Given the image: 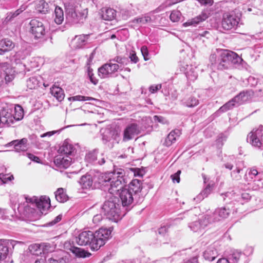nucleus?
<instances>
[{"label":"nucleus","instance_id":"6e6d98bb","mask_svg":"<svg viewBox=\"0 0 263 263\" xmlns=\"http://www.w3.org/2000/svg\"><path fill=\"white\" fill-rule=\"evenodd\" d=\"M181 174V171L178 170L176 173L172 175L171 178L174 183L177 182L179 183L180 182V175Z\"/></svg>","mask_w":263,"mask_h":263},{"label":"nucleus","instance_id":"4d7b16f0","mask_svg":"<svg viewBox=\"0 0 263 263\" xmlns=\"http://www.w3.org/2000/svg\"><path fill=\"white\" fill-rule=\"evenodd\" d=\"M141 51L143 56L144 60L147 61L149 60V58L147 57L148 55V51L147 47L145 46H142L141 48Z\"/></svg>","mask_w":263,"mask_h":263},{"label":"nucleus","instance_id":"69168bd1","mask_svg":"<svg viewBox=\"0 0 263 263\" xmlns=\"http://www.w3.org/2000/svg\"><path fill=\"white\" fill-rule=\"evenodd\" d=\"M153 119L155 122L161 123L162 124H165L167 122L164 117L159 116H154Z\"/></svg>","mask_w":263,"mask_h":263},{"label":"nucleus","instance_id":"3c124183","mask_svg":"<svg viewBox=\"0 0 263 263\" xmlns=\"http://www.w3.org/2000/svg\"><path fill=\"white\" fill-rule=\"evenodd\" d=\"M241 168L236 166V169L233 170L231 173V176L233 180H239L241 179V175H240Z\"/></svg>","mask_w":263,"mask_h":263},{"label":"nucleus","instance_id":"2eb2a0df","mask_svg":"<svg viewBox=\"0 0 263 263\" xmlns=\"http://www.w3.org/2000/svg\"><path fill=\"white\" fill-rule=\"evenodd\" d=\"M119 197L123 206H128L131 205L135 199L134 194L127 189H123L120 191Z\"/></svg>","mask_w":263,"mask_h":263},{"label":"nucleus","instance_id":"680f3d73","mask_svg":"<svg viewBox=\"0 0 263 263\" xmlns=\"http://www.w3.org/2000/svg\"><path fill=\"white\" fill-rule=\"evenodd\" d=\"M161 88V84L153 85L149 87V90L152 93H154Z\"/></svg>","mask_w":263,"mask_h":263},{"label":"nucleus","instance_id":"6ab92c4d","mask_svg":"<svg viewBox=\"0 0 263 263\" xmlns=\"http://www.w3.org/2000/svg\"><path fill=\"white\" fill-rule=\"evenodd\" d=\"M93 182H95L93 171L82 176L79 181L80 185L83 189L90 188L92 186Z\"/></svg>","mask_w":263,"mask_h":263},{"label":"nucleus","instance_id":"774afa93","mask_svg":"<svg viewBox=\"0 0 263 263\" xmlns=\"http://www.w3.org/2000/svg\"><path fill=\"white\" fill-rule=\"evenodd\" d=\"M12 179H13V176L12 175L9 177H6V176L5 175L0 174V180L2 181L3 183H6L7 180L10 181Z\"/></svg>","mask_w":263,"mask_h":263},{"label":"nucleus","instance_id":"0e129e2a","mask_svg":"<svg viewBox=\"0 0 263 263\" xmlns=\"http://www.w3.org/2000/svg\"><path fill=\"white\" fill-rule=\"evenodd\" d=\"M102 220V216L101 214H96L95 215L92 219V222L93 223L96 224L98 225Z\"/></svg>","mask_w":263,"mask_h":263},{"label":"nucleus","instance_id":"9d476101","mask_svg":"<svg viewBox=\"0 0 263 263\" xmlns=\"http://www.w3.org/2000/svg\"><path fill=\"white\" fill-rule=\"evenodd\" d=\"M31 198V197H22L20 200L21 199H25V201H21V203H20L17 206V211L18 213L21 215H23L24 216H28L30 213H32L34 211V208L31 207V205H34L33 202H31L29 200Z\"/></svg>","mask_w":263,"mask_h":263},{"label":"nucleus","instance_id":"338daca9","mask_svg":"<svg viewBox=\"0 0 263 263\" xmlns=\"http://www.w3.org/2000/svg\"><path fill=\"white\" fill-rule=\"evenodd\" d=\"M26 155L27 157L31 160L37 163H40V158L38 157L31 153H27Z\"/></svg>","mask_w":263,"mask_h":263},{"label":"nucleus","instance_id":"58836bf2","mask_svg":"<svg viewBox=\"0 0 263 263\" xmlns=\"http://www.w3.org/2000/svg\"><path fill=\"white\" fill-rule=\"evenodd\" d=\"M235 104L236 103L233 100V98L232 100L220 107L219 109L215 112V114H218L220 112H224L232 109L235 106Z\"/></svg>","mask_w":263,"mask_h":263},{"label":"nucleus","instance_id":"473e14b6","mask_svg":"<svg viewBox=\"0 0 263 263\" xmlns=\"http://www.w3.org/2000/svg\"><path fill=\"white\" fill-rule=\"evenodd\" d=\"M212 190V185L208 184L205 188L203 190L200 194H199L194 199L196 201H200L203 200L205 197H206L211 192Z\"/></svg>","mask_w":263,"mask_h":263},{"label":"nucleus","instance_id":"c03bdc74","mask_svg":"<svg viewBox=\"0 0 263 263\" xmlns=\"http://www.w3.org/2000/svg\"><path fill=\"white\" fill-rule=\"evenodd\" d=\"M25 10V8H23V9L21 8L20 9H17L14 12H10L8 13L5 21L6 22L11 21L14 17H16Z\"/></svg>","mask_w":263,"mask_h":263},{"label":"nucleus","instance_id":"ddd939ff","mask_svg":"<svg viewBox=\"0 0 263 263\" xmlns=\"http://www.w3.org/2000/svg\"><path fill=\"white\" fill-rule=\"evenodd\" d=\"M140 133V129L137 124L132 123L128 125L124 130L123 141H128L134 138L135 136Z\"/></svg>","mask_w":263,"mask_h":263},{"label":"nucleus","instance_id":"7c9ffc66","mask_svg":"<svg viewBox=\"0 0 263 263\" xmlns=\"http://www.w3.org/2000/svg\"><path fill=\"white\" fill-rule=\"evenodd\" d=\"M168 232V228L166 226H163L160 228L158 230L159 235H157L156 240L151 242V245H156L161 243V238L165 236Z\"/></svg>","mask_w":263,"mask_h":263},{"label":"nucleus","instance_id":"aec40b11","mask_svg":"<svg viewBox=\"0 0 263 263\" xmlns=\"http://www.w3.org/2000/svg\"><path fill=\"white\" fill-rule=\"evenodd\" d=\"M64 247L67 250L70 251L73 254L76 256L79 257H87L90 255V253L84 250L71 246L69 242H65L64 244Z\"/></svg>","mask_w":263,"mask_h":263},{"label":"nucleus","instance_id":"423d86ee","mask_svg":"<svg viewBox=\"0 0 263 263\" xmlns=\"http://www.w3.org/2000/svg\"><path fill=\"white\" fill-rule=\"evenodd\" d=\"M210 218V217L205 214L198 220L190 223L189 227L194 232L202 233L205 228L211 223Z\"/></svg>","mask_w":263,"mask_h":263},{"label":"nucleus","instance_id":"f8f14e48","mask_svg":"<svg viewBox=\"0 0 263 263\" xmlns=\"http://www.w3.org/2000/svg\"><path fill=\"white\" fill-rule=\"evenodd\" d=\"M230 213L229 209L226 207L216 209L211 214H207L210 218L211 223L220 221L221 219L227 218Z\"/></svg>","mask_w":263,"mask_h":263},{"label":"nucleus","instance_id":"052dcab7","mask_svg":"<svg viewBox=\"0 0 263 263\" xmlns=\"http://www.w3.org/2000/svg\"><path fill=\"white\" fill-rule=\"evenodd\" d=\"M134 173L135 176L142 177L143 175V171L139 168H133L131 169Z\"/></svg>","mask_w":263,"mask_h":263},{"label":"nucleus","instance_id":"cd10ccee","mask_svg":"<svg viewBox=\"0 0 263 263\" xmlns=\"http://www.w3.org/2000/svg\"><path fill=\"white\" fill-rule=\"evenodd\" d=\"M116 15V11L110 8H103L102 9V17L107 21H111Z\"/></svg>","mask_w":263,"mask_h":263},{"label":"nucleus","instance_id":"de8ad7c7","mask_svg":"<svg viewBox=\"0 0 263 263\" xmlns=\"http://www.w3.org/2000/svg\"><path fill=\"white\" fill-rule=\"evenodd\" d=\"M258 173V171L256 169H250L248 174L245 175L244 179L246 181H251L257 175Z\"/></svg>","mask_w":263,"mask_h":263},{"label":"nucleus","instance_id":"c85d7f7f","mask_svg":"<svg viewBox=\"0 0 263 263\" xmlns=\"http://www.w3.org/2000/svg\"><path fill=\"white\" fill-rule=\"evenodd\" d=\"M217 250L213 247L208 248L203 253V257L205 260L212 261L218 256Z\"/></svg>","mask_w":263,"mask_h":263},{"label":"nucleus","instance_id":"13d9d810","mask_svg":"<svg viewBox=\"0 0 263 263\" xmlns=\"http://www.w3.org/2000/svg\"><path fill=\"white\" fill-rule=\"evenodd\" d=\"M109 160H108L103 154L101 155V157L99 158L96 164H98L99 165H102L104 164L105 162H108Z\"/></svg>","mask_w":263,"mask_h":263},{"label":"nucleus","instance_id":"2f4dec72","mask_svg":"<svg viewBox=\"0 0 263 263\" xmlns=\"http://www.w3.org/2000/svg\"><path fill=\"white\" fill-rule=\"evenodd\" d=\"M0 47L1 50L5 52L12 50L14 47V44L9 40L5 39L0 42Z\"/></svg>","mask_w":263,"mask_h":263},{"label":"nucleus","instance_id":"393cba45","mask_svg":"<svg viewBox=\"0 0 263 263\" xmlns=\"http://www.w3.org/2000/svg\"><path fill=\"white\" fill-rule=\"evenodd\" d=\"M88 37V35H77L71 41V45L73 48L78 49L82 47L85 44Z\"/></svg>","mask_w":263,"mask_h":263},{"label":"nucleus","instance_id":"a18cd8bd","mask_svg":"<svg viewBox=\"0 0 263 263\" xmlns=\"http://www.w3.org/2000/svg\"><path fill=\"white\" fill-rule=\"evenodd\" d=\"M39 85V81L35 77H32L27 81V86L30 89H35Z\"/></svg>","mask_w":263,"mask_h":263},{"label":"nucleus","instance_id":"f704fd0d","mask_svg":"<svg viewBox=\"0 0 263 263\" xmlns=\"http://www.w3.org/2000/svg\"><path fill=\"white\" fill-rule=\"evenodd\" d=\"M55 18L54 21L57 24H61L64 21V12L63 9L56 6L54 10Z\"/></svg>","mask_w":263,"mask_h":263},{"label":"nucleus","instance_id":"5701e85b","mask_svg":"<svg viewBox=\"0 0 263 263\" xmlns=\"http://www.w3.org/2000/svg\"><path fill=\"white\" fill-rule=\"evenodd\" d=\"M109 183L110 187L108 189V192L110 194H113L116 192L119 191V190L122 187L123 184L125 183V181L124 178H120L119 179H112Z\"/></svg>","mask_w":263,"mask_h":263},{"label":"nucleus","instance_id":"a878e982","mask_svg":"<svg viewBox=\"0 0 263 263\" xmlns=\"http://www.w3.org/2000/svg\"><path fill=\"white\" fill-rule=\"evenodd\" d=\"M209 17L208 14L205 12H202L198 16L193 18L191 20H189L187 22L183 24V25L185 27L193 25L196 26L201 22L205 21Z\"/></svg>","mask_w":263,"mask_h":263},{"label":"nucleus","instance_id":"72a5a7b5","mask_svg":"<svg viewBox=\"0 0 263 263\" xmlns=\"http://www.w3.org/2000/svg\"><path fill=\"white\" fill-rule=\"evenodd\" d=\"M199 103V100L193 96H190L183 100V104L187 107H194Z\"/></svg>","mask_w":263,"mask_h":263},{"label":"nucleus","instance_id":"09e8293b","mask_svg":"<svg viewBox=\"0 0 263 263\" xmlns=\"http://www.w3.org/2000/svg\"><path fill=\"white\" fill-rule=\"evenodd\" d=\"M151 21L152 18L148 15H145L141 17L136 18L133 20V22H136L137 23L140 24L141 25H144L148 23H150Z\"/></svg>","mask_w":263,"mask_h":263},{"label":"nucleus","instance_id":"603ef678","mask_svg":"<svg viewBox=\"0 0 263 263\" xmlns=\"http://www.w3.org/2000/svg\"><path fill=\"white\" fill-rule=\"evenodd\" d=\"M29 249L30 251V252H32L33 254L38 255L39 251H40L39 253L41 254V251H42L41 243V244L35 243V244L31 245L29 246Z\"/></svg>","mask_w":263,"mask_h":263},{"label":"nucleus","instance_id":"9b49d317","mask_svg":"<svg viewBox=\"0 0 263 263\" xmlns=\"http://www.w3.org/2000/svg\"><path fill=\"white\" fill-rule=\"evenodd\" d=\"M94 237L93 232L90 231L81 232L78 237L76 238V242L80 246H86L89 245L92 250V245Z\"/></svg>","mask_w":263,"mask_h":263},{"label":"nucleus","instance_id":"bf43d9fd","mask_svg":"<svg viewBox=\"0 0 263 263\" xmlns=\"http://www.w3.org/2000/svg\"><path fill=\"white\" fill-rule=\"evenodd\" d=\"M88 75L89 76L90 81H91V82L92 83H93L95 85H96L98 83V80L93 77V74L92 73L91 69H88Z\"/></svg>","mask_w":263,"mask_h":263},{"label":"nucleus","instance_id":"0eeeda50","mask_svg":"<svg viewBox=\"0 0 263 263\" xmlns=\"http://www.w3.org/2000/svg\"><path fill=\"white\" fill-rule=\"evenodd\" d=\"M28 200L31 202H33L34 205L36 206L43 214L50 206V199L46 196H41L39 198L33 196Z\"/></svg>","mask_w":263,"mask_h":263},{"label":"nucleus","instance_id":"49530a36","mask_svg":"<svg viewBox=\"0 0 263 263\" xmlns=\"http://www.w3.org/2000/svg\"><path fill=\"white\" fill-rule=\"evenodd\" d=\"M41 249L43 254H47L53 252L55 249V247L48 243H41Z\"/></svg>","mask_w":263,"mask_h":263},{"label":"nucleus","instance_id":"7ed1b4c3","mask_svg":"<svg viewBox=\"0 0 263 263\" xmlns=\"http://www.w3.org/2000/svg\"><path fill=\"white\" fill-rule=\"evenodd\" d=\"M241 16L240 13L235 11L224 13L221 22L222 28L225 30L236 29L238 26Z\"/></svg>","mask_w":263,"mask_h":263},{"label":"nucleus","instance_id":"c9c22d12","mask_svg":"<svg viewBox=\"0 0 263 263\" xmlns=\"http://www.w3.org/2000/svg\"><path fill=\"white\" fill-rule=\"evenodd\" d=\"M54 194L57 200L59 202H64L68 199V196L63 188H59Z\"/></svg>","mask_w":263,"mask_h":263},{"label":"nucleus","instance_id":"bb28decb","mask_svg":"<svg viewBox=\"0 0 263 263\" xmlns=\"http://www.w3.org/2000/svg\"><path fill=\"white\" fill-rule=\"evenodd\" d=\"M181 134V132L179 129H175L172 130L167 135L164 144L166 146H171L173 143H174L177 138H178Z\"/></svg>","mask_w":263,"mask_h":263},{"label":"nucleus","instance_id":"6e6552de","mask_svg":"<svg viewBox=\"0 0 263 263\" xmlns=\"http://www.w3.org/2000/svg\"><path fill=\"white\" fill-rule=\"evenodd\" d=\"M120 66L117 63H114L111 62L104 64L98 69L99 76L101 78L110 77L111 75L120 68Z\"/></svg>","mask_w":263,"mask_h":263},{"label":"nucleus","instance_id":"864d4df0","mask_svg":"<svg viewBox=\"0 0 263 263\" xmlns=\"http://www.w3.org/2000/svg\"><path fill=\"white\" fill-rule=\"evenodd\" d=\"M49 263H66V259L63 257H58L54 255L49 259Z\"/></svg>","mask_w":263,"mask_h":263},{"label":"nucleus","instance_id":"39448f33","mask_svg":"<svg viewBox=\"0 0 263 263\" xmlns=\"http://www.w3.org/2000/svg\"><path fill=\"white\" fill-rule=\"evenodd\" d=\"M66 20L71 24L81 23L86 17L84 12L77 11L73 6H69L66 8Z\"/></svg>","mask_w":263,"mask_h":263},{"label":"nucleus","instance_id":"37998d69","mask_svg":"<svg viewBox=\"0 0 263 263\" xmlns=\"http://www.w3.org/2000/svg\"><path fill=\"white\" fill-rule=\"evenodd\" d=\"M109 173H111L112 175H111L112 179H115L116 178L119 179L120 178H124V176L125 175V171L122 168H115L114 169L113 172H109Z\"/></svg>","mask_w":263,"mask_h":263},{"label":"nucleus","instance_id":"79ce46f5","mask_svg":"<svg viewBox=\"0 0 263 263\" xmlns=\"http://www.w3.org/2000/svg\"><path fill=\"white\" fill-rule=\"evenodd\" d=\"M85 160L90 163H95L98 160L97 151L94 150L88 152L85 156Z\"/></svg>","mask_w":263,"mask_h":263},{"label":"nucleus","instance_id":"e433bc0d","mask_svg":"<svg viewBox=\"0 0 263 263\" xmlns=\"http://www.w3.org/2000/svg\"><path fill=\"white\" fill-rule=\"evenodd\" d=\"M185 74L187 78L190 81H194L198 77V72L197 68L194 67L190 66L186 68Z\"/></svg>","mask_w":263,"mask_h":263},{"label":"nucleus","instance_id":"5fc2aeb1","mask_svg":"<svg viewBox=\"0 0 263 263\" xmlns=\"http://www.w3.org/2000/svg\"><path fill=\"white\" fill-rule=\"evenodd\" d=\"M72 100L74 101H92L95 99L93 98L90 97H85L83 96H74L72 98Z\"/></svg>","mask_w":263,"mask_h":263},{"label":"nucleus","instance_id":"4be33fe9","mask_svg":"<svg viewBox=\"0 0 263 263\" xmlns=\"http://www.w3.org/2000/svg\"><path fill=\"white\" fill-rule=\"evenodd\" d=\"M9 144L13 145L17 152H25L29 147L28 139L25 138L21 140H13L9 143Z\"/></svg>","mask_w":263,"mask_h":263},{"label":"nucleus","instance_id":"ea45409f","mask_svg":"<svg viewBox=\"0 0 263 263\" xmlns=\"http://www.w3.org/2000/svg\"><path fill=\"white\" fill-rule=\"evenodd\" d=\"M13 115L14 117V121H19L23 119L24 116V111L23 108L17 105L15 107L14 114Z\"/></svg>","mask_w":263,"mask_h":263},{"label":"nucleus","instance_id":"a19ab883","mask_svg":"<svg viewBox=\"0 0 263 263\" xmlns=\"http://www.w3.org/2000/svg\"><path fill=\"white\" fill-rule=\"evenodd\" d=\"M9 249L8 246L4 243L0 242V260L6 258L8 254Z\"/></svg>","mask_w":263,"mask_h":263},{"label":"nucleus","instance_id":"1a4fd4ad","mask_svg":"<svg viewBox=\"0 0 263 263\" xmlns=\"http://www.w3.org/2000/svg\"><path fill=\"white\" fill-rule=\"evenodd\" d=\"M30 31L36 39L42 37L45 34V29L42 22L36 20H32L30 22Z\"/></svg>","mask_w":263,"mask_h":263},{"label":"nucleus","instance_id":"b1692460","mask_svg":"<svg viewBox=\"0 0 263 263\" xmlns=\"http://www.w3.org/2000/svg\"><path fill=\"white\" fill-rule=\"evenodd\" d=\"M252 92L250 91H242L233 98L236 104L240 105L249 101L251 98Z\"/></svg>","mask_w":263,"mask_h":263},{"label":"nucleus","instance_id":"412c9836","mask_svg":"<svg viewBox=\"0 0 263 263\" xmlns=\"http://www.w3.org/2000/svg\"><path fill=\"white\" fill-rule=\"evenodd\" d=\"M14 117L12 114L8 110L3 109L0 112V124L1 125L10 126L14 123Z\"/></svg>","mask_w":263,"mask_h":263},{"label":"nucleus","instance_id":"20e7f679","mask_svg":"<svg viewBox=\"0 0 263 263\" xmlns=\"http://www.w3.org/2000/svg\"><path fill=\"white\" fill-rule=\"evenodd\" d=\"M102 210L107 218L112 221L118 220L119 216V204L117 199L109 200L105 201L102 207Z\"/></svg>","mask_w":263,"mask_h":263},{"label":"nucleus","instance_id":"dca6fc26","mask_svg":"<svg viewBox=\"0 0 263 263\" xmlns=\"http://www.w3.org/2000/svg\"><path fill=\"white\" fill-rule=\"evenodd\" d=\"M72 160V158L68 155L60 154L55 157L54 163L60 168H67L70 165Z\"/></svg>","mask_w":263,"mask_h":263},{"label":"nucleus","instance_id":"a211bd4d","mask_svg":"<svg viewBox=\"0 0 263 263\" xmlns=\"http://www.w3.org/2000/svg\"><path fill=\"white\" fill-rule=\"evenodd\" d=\"M127 189L134 194L135 199L139 198L140 193L142 189V181L137 179H133L128 184V187Z\"/></svg>","mask_w":263,"mask_h":263},{"label":"nucleus","instance_id":"e2e57ef3","mask_svg":"<svg viewBox=\"0 0 263 263\" xmlns=\"http://www.w3.org/2000/svg\"><path fill=\"white\" fill-rule=\"evenodd\" d=\"M129 58L130 59V61L134 63H137L139 61V59L136 55L135 52L133 51L130 53Z\"/></svg>","mask_w":263,"mask_h":263},{"label":"nucleus","instance_id":"4c0bfd02","mask_svg":"<svg viewBox=\"0 0 263 263\" xmlns=\"http://www.w3.org/2000/svg\"><path fill=\"white\" fill-rule=\"evenodd\" d=\"M36 10L41 13L45 14L49 10V5L44 0L39 1L36 4Z\"/></svg>","mask_w":263,"mask_h":263},{"label":"nucleus","instance_id":"8fccbe9b","mask_svg":"<svg viewBox=\"0 0 263 263\" xmlns=\"http://www.w3.org/2000/svg\"><path fill=\"white\" fill-rule=\"evenodd\" d=\"M181 15V14L180 11L174 10L171 12L170 18L172 22H177L180 20Z\"/></svg>","mask_w":263,"mask_h":263},{"label":"nucleus","instance_id":"f03ea898","mask_svg":"<svg viewBox=\"0 0 263 263\" xmlns=\"http://www.w3.org/2000/svg\"><path fill=\"white\" fill-rule=\"evenodd\" d=\"M112 229L109 228H100L96 231L95 233L93 232L94 237L92 245V250L97 251L101 247L105 245L106 241L110 236Z\"/></svg>","mask_w":263,"mask_h":263},{"label":"nucleus","instance_id":"f3484780","mask_svg":"<svg viewBox=\"0 0 263 263\" xmlns=\"http://www.w3.org/2000/svg\"><path fill=\"white\" fill-rule=\"evenodd\" d=\"M77 150L74 146L67 141L65 140L59 147L58 153L64 156H69L72 157L74 156Z\"/></svg>","mask_w":263,"mask_h":263},{"label":"nucleus","instance_id":"f257e3e1","mask_svg":"<svg viewBox=\"0 0 263 263\" xmlns=\"http://www.w3.org/2000/svg\"><path fill=\"white\" fill-rule=\"evenodd\" d=\"M210 61L213 67L219 70L228 69L232 64H242V59L235 52L226 49H217L216 52L210 57Z\"/></svg>","mask_w":263,"mask_h":263},{"label":"nucleus","instance_id":"4468645a","mask_svg":"<svg viewBox=\"0 0 263 263\" xmlns=\"http://www.w3.org/2000/svg\"><path fill=\"white\" fill-rule=\"evenodd\" d=\"M93 172L95 183L106 186L108 185V183L112 179L111 175H112L111 173H109V172L102 173L98 171H93Z\"/></svg>","mask_w":263,"mask_h":263},{"label":"nucleus","instance_id":"c756f323","mask_svg":"<svg viewBox=\"0 0 263 263\" xmlns=\"http://www.w3.org/2000/svg\"><path fill=\"white\" fill-rule=\"evenodd\" d=\"M50 92L59 101H62L64 98L65 94L64 91L60 87L53 86L50 88Z\"/></svg>","mask_w":263,"mask_h":263}]
</instances>
